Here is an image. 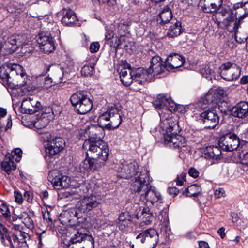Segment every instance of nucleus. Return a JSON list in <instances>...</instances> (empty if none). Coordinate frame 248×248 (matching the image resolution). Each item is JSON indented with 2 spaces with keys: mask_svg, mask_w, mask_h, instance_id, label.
Returning <instances> with one entry per match:
<instances>
[{
  "mask_svg": "<svg viewBox=\"0 0 248 248\" xmlns=\"http://www.w3.org/2000/svg\"><path fill=\"white\" fill-rule=\"evenodd\" d=\"M70 194L73 196L75 198H79L82 196V193L81 192L80 189H76L74 190H71L69 192Z\"/></svg>",
  "mask_w": 248,
  "mask_h": 248,
  "instance_id": "53",
  "label": "nucleus"
},
{
  "mask_svg": "<svg viewBox=\"0 0 248 248\" xmlns=\"http://www.w3.org/2000/svg\"><path fill=\"white\" fill-rule=\"evenodd\" d=\"M97 122L98 124L107 129L117 128L122 122L120 110L112 107L99 117Z\"/></svg>",
  "mask_w": 248,
  "mask_h": 248,
  "instance_id": "5",
  "label": "nucleus"
},
{
  "mask_svg": "<svg viewBox=\"0 0 248 248\" xmlns=\"http://www.w3.org/2000/svg\"><path fill=\"white\" fill-rule=\"evenodd\" d=\"M148 71L146 69L138 68L133 71V75H134V82L137 83L144 84L148 77Z\"/></svg>",
  "mask_w": 248,
  "mask_h": 248,
  "instance_id": "25",
  "label": "nucleus"
},
{
  "mask_svg": "<svg viewBox=\"0 0 248 248\" xmlns=\"http://www.w3.org/2000/svg\"><path fill=\"white\" fill-rule=\"evenodd\" d=\"M202 7L204 12L217 13L222 7V0H202Z\"/></svg>",
  "mask_w": 248,
  "mask_h": 248,
  "instance_id": "23",
  "label": "nucleus"
},
{
  "mask_svg": "<svg viewBox=\"0 0 248 248\" xmlns=\"http://www.w3.org/2000/svg\"><path fill=\"white\" fill-rule=\"evenodd\" d=\"M0 208L1 213L4 217H8L9 216L10 212L7 205H6L5 204H2Z\"/></svg>",
  "mask_w": 248,
  "mask_h": 248,
  "instance_id": "52",
  "label": "nucleus"
},
{
  "mask_svg": "<svg viewBox=\"0 0 248 248\" xmlns=\"http://www.w3.org/2000/svg\"><path fill=\"white\" fill-rule=\"evenodd\" d=\"M233 17L234 14L232 9L222 7L219 11L213 15L212 19L218 26H220L222 23L230 31L236 32L239 28L240 21L236 20L232 24Z\"/></svg>",
  "mask_w": 248,
  "mask_h": 248,
  "instance_id": "4",
  "label": "nucleus"
},
{
  "mask_svg": "<svg viewBox=\"0 0 248 248\" xmlns=\"http://www.w3.org/2000/svg\"><path fill=\"white\" fill-rule=\"evenodd\" d=\"M131 224V217L128 213L124 212L120 214L118 217V226L121 230H124Z\"/></svg>",
  "mask_w": 248,
  "mask_h": 248,
  "instance_id": "29",
  "label": "nucleus"
},
{
  "mask_svg": "<svg viewBox=\"0 0 248 248\" xmlns=\"http://www.w3.org/2000/svg\"><path fill=\"white\" fill-rule=\"evenodd\" d=\"M53 80L51 78L46 77L44 78L43 80V85L42 87L47 89L51 87L53 85Z\"/></svg>",
  "mask_w": 248,
  "mask_h": 248,
  "instance_id": "47",
  "label": "nucleus"
},
{
  "mask_svg": "<svg viewBox=\"0 0 248 248\" xmlns=\"http://www.w3.org/2000/svg\"><path fill=\"white\" fill-rule=\"evenodd\" d=\"M41 108L40 102L33 97H30L23 99L20 110L23 113L32 114L37 112Z\"/></svg>",
  "mask_w": 248,
  "mask_h": 248,
  "instance_id": "13",
  "label": "nucleus"
},
{
  "mask_svg": "<svg viewBox=\"0 0 248 248\" xmlns=\"http://www.w3.org/2000/svg\"><path fill=\"white\" fill-rule=\"evenodd\" d=\"M147 175L146 173L140 172V175L135 176L131 185V190L140 194V196L150 185V183L146 182L145 177Z\"/></svg>",
  "mask_w": 248,
  "mask_h": 248,
  "instance_id": "15",
  "label": "nucleus"
},
{
  "mask_svg": "<svg viewBox=\"0 0 248 248\" xmlns=\"http://www.w3.org/2000/svg\"><path fill=\"white\" fill-rule=\"evenodd\" d=\"M168 191L170 195L176 196L179 193V190L175 187H170L168 189Z\"/></svg>",
  "mask_w": 248,
  "mask_h": 248,
  "instance_id": "57",
  "label": "nucleus"
},
{
  "mask_svg": "<svg viewBox=\"0 0 248 248\" xmlns=\"http://www.w3.org/2000/svg\"><path fill=\"white\" fill-rule=\"evenodd\" d=\"M36 40L40 46H44L49 45L50 46H55V44L52 37L46 35L44 32H41L36 37Z\"/></svg>",
  "mask_w": 248,
  "mask_h": 248,
  "instance_id": "27",
  "label": "nucleus"
},
{
  "mask_svg": "<svg viewBox=\"0 0 248 248\" xmlns=\"http://www.w3.org/2000/svg\"><path fill=\"white\" fill-rule=\"evenodd\" d=\"M12 153L20 158L22 156V151L20 148H16Z\"/></svg>",
  "mask_w": 248,
  "mask_h": 248,
  "instance_id": "61",
  "label": "nucleus"
},
{
  "mask_svg": "<svg viewBox=\"0 0 248 248\" xmlns=\"http://www.w3.org/2000/svg\"><path fill=\"white\" fill-rule=\"evenodd\" d=\"M87 157L83 162V167L87 170H95L105 164L108 159L109 152H107V155L103 152H93L88 151Z\"/></svg>",
  "mask_w": 248,
  "mask_h": 248,
  "instance_id": "7",
  "label": "nucleus"
},
{
  "mask_svg": "<svg viewBox=\"0 0 248 248\" xmlns=\"http://www.w3.org/2000/svg\"><path fill=\"white\" fill-rule=\"evenodd\" d=\"M129 32L128 26L124 24H119L117 26V32L115 33L116 37H120L119 43H117L116 46H118L122 45L121 43V39L127 33Z\"/></svg>",
  "mask_w": 248,
  "mask_h": 248,
  "instance_id": "36",
  "label": "nucleus"
},
{
  "mask_svg": "<svg viewBox=\"0 0 248 248\" xmlns=\"http://www.w3.org/2000/svg\"><path fill=\"white\" fill-rule=\"evenodd\" d=\"M188 173L189 175L193 178H197L199 175V172L194 168H191L189 170Z\"/></svg>",
  "mask_w": 248,
  "mask_h": 248,
  "instance_id": "54",
  "label": "nucleus"
},
{
  "mask_svg": "<svg viewBox=\"0 0 248 248\" xmlns=\"http://www.w3.org/2000/svg\"><path fill=\"white\" fill-rule=\"evenodd\" d=\"M87 230L84 228H79L76 227V232L71 238L70 241L73 244L82 241L88 235L87 234Z\"/></svg>",
  "mask_w": 248,
  "mask_h": 248,
  "instance_id": "33",
  "label": "nucleus"
},
{
  "mask_svg": "<svg viewBox=\"0 0 248 248\" xmlns=\"http://www.w3.org/2000/svg\"><path fill=\"white\" fill-rule=\"evenodd\" d=\"M104 127L91 124L85 129V133L88 139L84 141L83 147L87 151L91 152H103L107 155V152H109L107 144L102 140L105 133Z\"/></svg>",
  "mask_w": 248,
  "mask_h": 248,
  "instance_id": "1",
  "label": "nucleus"
},
{
  "mask_svg": "<svg viewBox=\"0 0 248 248\" xmlns=\"http://www.w3.org/2000/svg\"><path fill=\"white\" fill-rule=\"evenodd\" d=\"M155 108H163L165 107L166 109H169L170 111L174 110L173 108L175 104L172 101L170 96L166 95L159 94L157 95L156 98L153 102Z\"/></svg>",
  "mask_w": 248,
  "mask_h": 248,
  "instance_id": "20",
  "label": "nucleus"
},
{
  "mask_svg": "<svg viewBox=\"0 0 248 248\" xmlns=\"http://www.w3.org/2000/svg\"><path fill=\"white\" fill-rule=\"evenodd\" d=\"M102 201L100 196L99 195L91 194L89 196H84L79 201L77 205V210L75 214L77 217H80L78 212L81 213H87L93 209L98 206Z\"/></svg>",
  "mask_w": 248,
  "mask_h": 248,
  "instance_id": "8",
  "label": "nucleus"
},
{
  "mask_svg": "<svg viewBox=\"0 0 248 248\" xmlns=\"http://www.w3.org/2000/svg\"><path fill=\"white\" fill-rule=\"evenodd\" d=\"M214 196L217 199L224 197L225 196V191L224 189L219 188L215 191Z\"/></svg>",
  "mask_w": 248,
  "mask_h": 248,
  "instance_id": "51",
  "label": "nucleus"
},
{
  "mask_svg": "<svg viewBox=\"0 0 248 248\" xmlns=\"http://www.w3.org/2000/svg\"><path fill=\"white\" fill-rule=\"evenodd\" d=\"M94 71V64L90 63L88 65H85L82 67L81 73L82 75L85 77H90L93 75Z\"/></svg>",
  "mask_w": 248,
  "mask_h": 248,
  "instance_id": "42",
  "label": "nucleus"
},
{
  "mask_svg": "<svg viewBox=\"0 0 248 248\" xmlns=\"http://www.w3.org/2000/svg\"><path fill=\"white\" fill-rule=\"evenodd\" d=\"M185 60L183 56L178 54H170L166 59V69L170 70L177 68L184 63Z\"/></svg>",
  "mask_w": 248,
  "mask_h": 248,
  "instance_id": "21",
  "label": "nucleus"
},
{
  "mask_svg": "<svg viewBox=\"0 0 248 248\" xmlns=\"http://www.w3.org/2000/svg\"><path fill=\"white\" fill-rule=\"evenodd\" d=\"M201 116L206 128H214L219 123V116L214 110H206L201 113Z\"/></svg>",
  "mask_w": 248,
  "mask_h": 248,
  "instance_id": "17",
  "label": "nucleus"
},
{
  "mask_svg": "<svg viewBox=\"0 0 248 248\" xmlns=\"http://www.w3.org/2000/svg\"><path fill=\"white\" fill-rule=\"evenodd\" d=\"M55 47H39V52L45 54H49L53 52Z\"/></svg>",
  "mask_w": 248,
  "mask_h": 248,
  "instance_id": "55",
  "label": "nucleus"
},
{
  "mask_svg": "<svg viewBox=\"0 0 248 248\" xmlns=\"http://www.w3.org/2000/svg\"><path fill=\"white\" fill-rule=\"evenodd\" d=\"M12 237L14 242L16 243V247H25L26 245L25 240L26 234L25 233L19 231L16 234H14Z\"/></svg>",
  "mask_w": 248,
  "mask_h": 248,
  "instance_id": "39",
  "label": "nucleus"
},
{
  "mask_svg": "<svg viewBox=\"0 0 248 248\" xmlns=\"http://www.w3.org/2000/svg\"><path fill=\"white\" fill-rule=\"evenodd\" d=\"M181 23L177 21L169 27L167 35L170 37H175L181 34Z\"/></svg>",
  "mask_w": 248,
  "mask_h": 248,
  "instance_id": "37",
  "label": "nucleus"
},
{
  "mask_svg": "<svg viewBox=\"0 0 248 248\" xmlns=\"http://www.w3.org/2000/svg\"><path fill=\"white\" fill-rule=\"evenodd\" d=\"M238 153L241 163L248 165V142L242 143Z\"/></svg>",
  "mask_w": 248,
  "mask_h": 248,
  "instance_id": "28",
  "label": "nucleus"
},
{
  "mask_svg": "<svg viewBox=\"0 0 248 248\" xmlns=\"http://www.w3.org/2000/svg\"><path fill=\"white\" fill-rule=\"evenodd\" d=\"M217 232L220 234L222 238H223L225 237V229L223 227L219 228L217 231Z\"/></svg>",
  "mask_w": 248,
  "mask_h": 248,
  "instance_id": "63",
  "label": "nucleus"
},
{
  "mask_svg": "<svg viewBox=\"0 0 248 248\" xmlns=\"http://www.w3.org/2000/svg\"><path fill=\"white\" fill-rule=\"evenodd\" d=\"M106 31L105 40L107 42V45H109L110 46H113V43L111 40L115 34L111 30H109L108 28H106Z\"/></svg>",
  "mask_w": 248,
  "mask_h": 248,
  "instance_id": "46",
  "label": "nucleus"
},
{
  "mask_svg": "<svg viewBox=\"0 0 248 248\" xmlns=\"http://www.w3.org/2000/svg\"><path fill=\"white\" fill-rule=\"evenodd\" d=\"M65 13L62 19V22L63 24L67 26H71L77 20V16L74 12L70 9L67 10L63 9Z\"/></svg>",
  "mask_w": 248,
  "mask_h": 248,
  "instance_id": "31",
  "label": "nucleus"
},
{
  "mask_svg": "<svg viewBox=\"0 0 248 248\" xmlns=\"http://www.w3.org/2000/svg\"><path fill=\"white\" fill-rule=\"evenodd\" d=\"M161 232H165L166 236L167 235H169L170 233V228L168 227L167 226H163L161 228Z\"/></svg>",
  "mask_w": 248,
  "mask_h": 248,
  "instance_id": "60",
  "label": "nucleus"
},
{
  "mask_svg": "<svg viewBox=\"0 0 248 248\" xmlns=\"http://www.w3.org/2000/svg\"><path fill=\"white\" fill-rule=\"evenodd\" d=\"M48 179L56 189L67 187L70 182V179L68 176L63 175L60 171L55 170L49 172Z\"/></svg>",
  "mask_w": 248,
  "mask_h": 248,
  "instance_id": "10",
  "label": "nucleus"
},
{
  "mask_svg": "<svg viewBox=\"0 0 248 248\" xmlns=\"http://www.w3.org/2000/svg\"><path fill=\"white\" fill-rule=\"evenodd\" d=\"M199 248H210L208 244L203 241L199 242Z\"/></svg>",
  "mask_w": 248,
  "mask_h": 248,
  "instance_id": "62",
  "label": "nucleus"
},
{
  "mask_svg": "<svg viewBox=\"0 0 248 248\" xmlns=\"http://www.w3.org/2000/svg\"><path fill=\"white\" fill-rule=\"evenodd\" d=\"M22 222L28 229L30 230H32L33 229V221L30 217L28 216L26 217L25 218H24Z\"/></svg>",
  "mask_w": 248,
  "mask_h": 248,
  "instance_id": "49",
  "label": "nucleus"
},
{
  "mask_svg": "<svg viewBox=\"0 0 248 248\" xmlns=\"http://www.w3.org/2000/svg\"><path fill=\"white\" fill-rule=\"evenodd\" d=\"M63 72L61 68L56 70L52 76V79L54 84L60 83L62 81Z\"/></svg>",
  "mask_w": 248,
  "mask_h": 248,
  "instance_id": "44",
  "label": "nucleus"
},
{
  "mask_svg": "<svg viewBox=\"0 0 248 248\" xmlns=\"http://www.w3.org/2000/svg\"><path fill=\"white\" fill-rule=\"evenodd\" d=\"M65 145L64 140L60 137H56L47 141L46 148V155L52 157L61 152Z\"/></svg>",
  "mask_w": 248,
  "mask_h": 248,
  "instance_id": "12",
  "label": "nucleus"
},
{
  "mask_svg": "<svg viewBox=\"0 0 248 248\" xmlns=\"http://www.w3.org/2000/svg\"><path fill=\"white\" fill-rule=\"evenodd\" d=\"M159 16L162 23H167L172 17L171 10L168 6L165 7L159 15Z\"/></svg>",
  "mask_w": 248,
  "mask_h": 248,
  "instance_id": "40",
  "label": "nucleus"
},
{
  "mask_svg": "<svg viewBox=\"0 0 248 248\" xmlns=\"http://www.w3.org/2000/svg\"><path fill=\"white\" fill-rule=\"evenodd\" d=\"M221 154V151L217 146L208 147L204 151V155L206 158L217 159L219 158Z\"/></svg>",
  "mask_w": 248,
  "mask_h": 248,
  "instance_id": "34",
  "label": "nucleus"
},
{
  "mask_svg": "<svg viewBox=\"0 0 248 248\" xmlns=\"http://www.w3.org/2000/svg\"><path fill=\"white\" fill-rule=\"evenodd\" d=\"M217 98L216 91L214 89H210L204 96L202 101L199 103L198 106L202 109L208 107V105L213 102Z\"/></svg>",
  "mask_w": 248,
  "mask_h": 248,
  "instance_id": "26",
  "label": "nucleus"
},
{
  "mask_svg": "<svg viewBox=\"0 0 248 248\" xmlns=\"http://www.w3.org/2000/svg\"><path fill=\"white\" fill-rule=\"evenodd\" d=\"M1 226L3 232H5V234L1 232L0 233L1 241L5 246L9 247L10 248H15V246L16 247V243H15L13 240H12L11 237L7 234V229L2 225Z\"/></svg>",
  "mask_w": 248,
  "mask_h": 248,
  "instance_id": "35",
  "label": "nucleus"
},
{
  "mask_svg": "<svg viewBox=\"0 0 248 248\" xmlns=\"http://www.w3.org/2000/svg\"><path fill=\"white\" fill-rule=\"evenodd\" d=\"M159 236L154 229L141 231L136 237L132 248H154L158 242Z\"/></svg>",
  "mask_w": 248,
  "mask_h": 248,
  "instance_id": "3",
  "label": "nucleus"
},
{
  "mask_svg": "<svg viewBox=\"0 0 248 248\" xmlns=\"http://www.w3.org/2000/svg\"><path fill=\"white\" fill-rule=\"evenodd\" d=\"M200 73L203 77L208 78L209 76L214 74V70L210 65H207L200 69Z\"/></svg>",
  "mask_w": 248,
  "mask_h": 248,
  "instance_id": "45",
  "label": "nucleus"
},
{
  "mask_svg": "<svg viewBox=\"0 0 248 248\" xmlns=\"http://www.w3.org/2000/svg\"><path fill=\"white\" fill-rule=\"evenodd\" d=\"M164 138L165 143L170 146L181 149L184 151L187 149L186 146V143L185 138L181 135L172 133L171 134L166 135Z\"/></svg>",
  "mask_w": 248,
  "mask_h": 248,
  "instance_id": "16",
  "label": "nucleus"
},
{
  "mask_svg": "<svg viewBox=\"0 0 248 248\" xmlns=\"http://www.w3.org/2000/svg\"><path fill=\"white\" fill-rule=\"evenodd\" d=\"M137 167V164L136 162L123 165L121 172L124 173L123 177L127 178L136 173V175H138V172L136 171Z\"/></svg>",
  "mask_w": 248,
  "mask_h": 248,
  "instance_id": "32",
  "label": "nucleus"
},
{
  "mask_svg": "<svg viewBox=\"0 0 248 248\" xmlns=\"http://www.w3.org/2000/svg\"><path fill=\"white\" fill-rule=\"evenodd\" d=\"M140 200L143 202H149L153 205L155 203L162 201V197L160 193L158 192L156 189L151 186H148V188L142 193V195L140 196Z\"/></svg>",
  "mask_w": 248,
  "mask_h": 248,
  "instance_id": "19",
  "label": "nucleus"
},
{
  "mask_svg": "<svg viewBox=\"0 0 248 248\" xmlns=\"http://www.w3.org/2000/svg\"><path fill=\"white\" fill-rule=\"evenodd\" d=\"M100 2H102L103 3H106L108 6H110L112 5H114L116 4L115 0H99Z\"/></svg>",
  "mask_w": 248,
  "mask_h": 248,
  "instance_id": "58",
  "label": "nucleus"
},
{
  "mask_svg": "<svg viewBox=\"0 0 248 248\" xmlns=\"http://www.w3.org/2000/svg\"><path fill=\"white\" fill-rule=\"evenodd\" d=\"M14 196L15 201L18 203H22L23 202V197L22 195L18 192L15 191L14 192Z\"/></svg>",
  "mask_w": 248,
  "mask_h": 248,
  "instance_id": "56",
  "label": "nucleus"
},
{
  "mask_svg": "<svg viewBox=\"0 0 248 248\" xmlns=\"http://www.w3.org/2000/svg\"><path fill=\"white\" fill-rule=\"evenodd\" d=\"M165 68V62L159 56H155L152 57L150 66L147 70L149 74L155 75L161 73Z\"/></svg>",
  "mask_w": 248,
  "mask_h": 248,
  "instance_id": "22",
  "label": "nucleus"
},
{
  "mask_svg": "<svg viewBox=\"0 0 248 248\" xmlns=\"http://www.w3.org/2000/svg\"><path fill=\"white\" fill-rule=\"evenodd\" d=\"M1 167L2 169L8 173L9 174L11 170L16 169V165L15 162L10 159L8 160H4L1 162Z\"/></svg>",
  "mask_w": 248,
  "mask_h": 248,
  "instance_id": "41",
  "label": "nucleus"
},
{
  "mask_svg": "<svg viewBox=\"0 0 248 248\" xmlns=\"http://www.w3.org/2000/svg\"><path fill=\"white\" fill-rule=\"evenodd\" d=\"M94 240L92 236L88 235L80 244L81 248H94Z\"/></svg>",
  "mask_w": 248,
  "mask_h": 248,
  "instance_id": "43",
  "label": "nucleus"
},
{
  "mask_svg": "<svg viewBox=\"0 0 248 248\" xmlns=\"http://www.w3.org/2000/svg\"><path fill=\"white\" fill-rule=\"evenodd\" d=\"M233 7L235 9L241 8L245 10V15L248 14V2L236 3L234 5Z\"/></svg>",
  "mask_w": 248,
  "mask_h": 248,
  "instance_id": "50",
  "label": "nucleus"
},
{
  "mask_svg": "<svg viewBox=\"0 0 248 248\" xmlns=\"http://www.w3.org/2000/svg\"><path fill=\"white\" fill-rule=\"evenodd\" d=\"M201 187L197 184L191 185L183 191V194L186 196H197L201 191Z\"/></svg>",
  "mask_w": 248,
  "mask_h": 248,
  "instance_id": "38",
  "label": "nucleus"
},
{
  "mask_svg": "<svg viewBox=\"0 0 248 248\" xmlns=\"http://www.w3.org/2000/svg\"><path fill=\"white\" fill-rule=\"evenodd\" d=\"M240 74L239 67L235 64L230 62L223 63L220 67L221 77L228 81H232L238 78Z\"/></svg>",
  "mask_w": 248,
  "mask_h": 248,
  "instance_id": "11",
  "label": "nucleus"
},
{
  "mask_svg": "<svg viewBox=\"0 0 248 248\" xmlns=\"http://www.w3.org/2000/svg\"><path fill=\"white\" fill-rule=\"evenodd\" d=\"M219 146L224 151L232 152L238 149L241 143L237 135L228 133L222 136L219 140Z\"/></svg>",
  "mask_w": 248,
  "mask_h": 248,
  "instance_id": "9",
  "label": "nucleus"
},
{
  "mask_svg": "<svg viewBox=\"0 0 248 248\" xmlns=\"http://www.w3.org/2000/svg\"><path fill=\"white\" fill-rule=\"evenodd\" d=\"M70 101L75 111L79 114L89 112L93 108V102L87 95L82 92H77L70 97Z\"/></svg>",
  "mask_w": 248,
  "mask_h": 248,
  "instance_id": "6",
  "label": "nucleus"
},
{
  "mask_svg": "<svg viewBox=\"0 0 248 248\" xmlns=\"http://www.w3.org/2000/svg\"><path fill=\"white\" fill-rule=\"evenodd\" d=\"M232 113L234 117L244 118L248 113V103L241 102L232 108Z\"/></svg>",
  "mask_w": 248,
  "mask_h": 248,
  "instance_id": "24",
  "label": "nucleus"
},
{
  "mask_svg": "<svg viewBox=\"0 0 248 248\" xmlns=\"http://www.w3.org/2000/svg\"><path fill=\"white\" fill-rule=\"evenodd\" d=\"M161 128L164 137L172 133H177L180 131L177 120L173 117L165 118L161 124Z\"/></svg>",
  "mask_w": 248,
  "mask_h": 248,
  "instance_id": "18",
  "label": "nucleus"
},
{
  "mask_svg": "<svg viewBox=\"0 0 248 248\" xmlns=\"http://www.w3.org/2000/svg\"><path fill=\"white\" fill-rule=\"evenodd\" d=\"M122 65H121L118 70H120V78L122 83L125 86L130 85L134 80L133 75V71L131 70L130 64L127 63L126 62H123Z\"/></svg>",
  "mask_w": 248,
  "mask_h": 248,
  "instance_id": "14",
  "label": "nucleus"
},
{
  "mask_svg": "<svg viewBox=\"0 0 248 248\" xmlns=\"http://www.w3.org/2000/svg\"><path fill=\"white\" fill-rule=\"evenodd\" d=\"M24 198L26 199L29 202L32 201V196L31 193L29 191H25L24 192Z\"/></svg>",
  "mask_w": 248,
  "mask_h": 248,
  "instance_id": "59",
  "label": "nucleus"
},
{
  "mask_svg": "<svg viewBox=\"0 0 248 248\" xmlns=\"http://www.w3.org/2000/svg\"><path fill=\"white\" fill-rule=\"evenodd\" d=\"M26 77L23 67L19 64H13L8 69L0 67V79L7 89H14L15 86H24L26 84Z\"/></svg>",
  "mask_w": 248,
  "mask_h": 248,
  "instance_id": "2",
  "label": "nucleus"
},
{
  "mask_svg": "<svg viewBox=\"0 0 248 248\" xmlns=\"http://www.w3.org/2000/svg\"><path fill=\"white\" fill-rule=\"evenodd\" d=\"M7 114L6 109L0 108V118L4 117Z\"/></svg>",
  "mask_w": 248,
  "mask_h": 248,
  "instance_id": "64",
  "label": "nucleus"
},
{
  "mask_svg": "<svg viewBox=\"0 0 248 248\" xmlns=\"http://www.w3.org/2000/svg\"><path fill=\"white\" fill-rule=\"evenodd\" d=\"M33 125L37 129L45 127L49 123V120L46 113L37 114L36 119L33 121Z\"/></svg>",
  "mask_w": 248,
  "mask_h": 248,
  "instance_id": "30",
  "label": "nucleus"
},
{
  "mask_svg": "<svg viewBox=\"0 0 248 248\" xmlns=\"http://www.w3.org/2000/svg\"><path fill=\"white\" fill-rule=\"evenodd\" d=\"M142 215L143 216V217L146 218V221L151 222L153 218V215L150 212V209L148 208H143L142 211Z\"/></svg>",
  "mask_w": 248,
  "mask_h": 248,
  "instance_id": "48",
  "label": "nucleus"
}]
</instances>
